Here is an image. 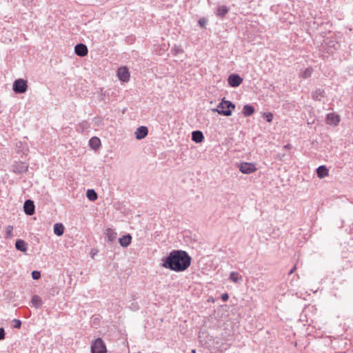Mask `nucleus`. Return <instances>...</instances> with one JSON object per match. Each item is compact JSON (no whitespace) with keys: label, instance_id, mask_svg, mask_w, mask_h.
<instances>
[{"label":"nucleus","instance_id":"obj_1","mask_svg":"<svg viewBox=\"0 0 353 353\" xmlns=\"http://www.w3.org/2000/svg\"><path fill=\"white\" fill-rule=\"evenodd\" d=\"M161 265L166 269L180 272L186 270L191 264L192 258L186 251L174 250L163 257Z\"/></svg>","mask_w":353,"mask_h":353},{"label":"nucleus","instance_id":"obj_2","mask_svg":"<svg viewBox=\"0 0 353 353\" xmlns=\"http://www.w3.org/2000/svg\"><path fill=\"white\" fill-rule=\"evenodd\" d=\"M236 108L235 104L232 101L225 100L223 98L219 103L217 109L215 110L219 114L229 117L232 115V110Z\"/></svg>","mask_w":353,"mask_h":353},{"label":"nucleus","instance_id":"obj_3","mask_svg":"<svg viewBox=\"0 0 353 353\" xmlns=\"http://www.w3.org/2000/svg\"><path fill=\"white\" fill-rule=\"evenodd\" d=\"M27 81L23 79H18L13 83L12 90L17 94H23L27 91Z\"/></svg>","mask_w":353,"mask_h":353},{"label":"nucleus","instance_id":"obj_4","mask_svg":"<svg viewBox=\"0 0 353 353\" xmlns=\"http://www.w3.org/2000/svg\"><path fill=\"white\" fill-rule=\"evenodd\" d=\"M92 353H106V346L101 338L97 339L91 345Z\"/></svg>","mask_w":353,"mask_h":353},{"label":"nucleus","instance_id":"obj_5","mask_svg":"<svg viewBox=\"0 0 353 353\" xmlns=\"http://www.w3.org/2000/svg\"><path fill=\"white\" fill-rule=\"evenodd\" d=\"M28 169V165L22 161H17L12 166V171L17 174H21L26 172Z\"/></svg>","mask_w":353,"mask_h":353},{"label":"nucleus","instance_id":"obj_6","mask_svg":"<svg viewBox=\"0 0 353 353\" xmlns=\"http://www.w3.org/2000/svg\"><path fill=\"white\" fill-rule=\"evenodd\" d=\"M239 170L243 174H251L256 171V168L254 163L243 162L239 165Z\"/></svg>","mask_w":353,"mask_h":353},{"label":"nucleus","instance_id":"obj_7","mask_svg":"<svg viewBox=\"0 0 353 353\" xmlns=\"http://www.w3.org/2000/svg\"><path fill=\"white\" fill-rule=\"evenodd\" d=\"M228 82L230 87L236 88L243 82V79L237 74H232L228 77Z\"/></svg>","mask_w":353,"mask_h":353},{"label":"nucleus","instance_id":"obj_8","mask_svg":"<svg viewBox=\"0 0 353 353\" xmlns=\"http://www.w3.org/2000/svg\"><path fill=\"white\" fill-rule=\"evenodd\" d=\"M117 77L122 82H128L130 80V72L126 67H121L117 70Z\"/></svg>","mask_w":353,"mask_h":353},{"label":"nucleus","instance_id":"obj_9","mask_svg":"<svg viewBox=\"0 0 353 353\" xmlns=\"http://www.w3.org/2000/svg\"><path fill=\"white\" fill-rule=\"evenodd\" d=\"M23 211L26 213V214L28 216L32 215L35 212V206L34 201L30 199L26 200L24 202Z\"/></svg>","mask_w":353,"mask_h":353},{"label":"nucleus","instance_id":"obj_10","mask_svg":"<svg viewBox=\"0 0 353 353\" xmlns=\"http://www.w3.org/2000/svg\"><path fill=\"white\" fill-rule=\"evenodd\" d=\"M74 53L79 57H85L88 53V50L86 45L80 43L75 46Z\"/></svg>","mask_w":353,"mask_h":353},{"label":"nucleus","instance_id":"obj_11","mask_svg":"<svg viewBox=\"0 0 353 353\" xmlns=\"http://www.w3.org/2000/svg\"><path fill=\"white\" fill-rule=\"evenodd\" d=\"M326 122L329 125H337L340 122V117L334 112L329 113L326 116Z\"/></svg>","mask_w":353,"mask_h":353},{"label":"nucleus","instance_id":"obj_12","mask_svg":"<svg viewBox=\"0 0 353 353\" xmlns=\"http://www.w3.org/2000/svg\"><path fill=\"white\" fill-rule=\"evenodd\" d=\"M135 137L138 140L144 139L148 134V129L146 126H140L135 131Z\"/></svg>","mask_w":353,"mask_h":353},{"label":"nucleus","instance_id":"obj_13","mask_svg":"<svg viewBox=\"0 0 353 353\" xmlns=\"http://www.w3.org/2000/svg\"><path fill=\"white\" fill-rule=\"evenodd\" d=\"M15 148L18 154H21L22 156L26 154L28 151V148L26 143H23L21 141H17L16 143Z\"/></svg>","mask_w":353,"mask_h":353},{"label":"nucleus","instance_id":"obj_14","mask_svg":"<svg viewBox=\"0 0 353 353\" xmlns=\"http://www.w3.org/2000/svg\"><path fill=\"white\" fill-rule=\"evenodd\" d=\"M325 96V92L322 88H316L312 93V97L315 101H321L323 98Z\"/></svg>","mask_w":353,"mask_h":353},{"label":"nucleus","instance_id":"obj_15","mask_svg":"<svg viewBox=\"0 0 353 353\" xmlns=\"http://www.w3.org/2000/svg\"><path fill=\"white\" fill-rule=\"evenodd\" d=\"M204 139L203 134L200 130H195L192 132V140L196 143H200Z\"/></svg>","mask_w":353,"mask_h":353},{"label":"nucleus","instance_id":"obj_16","mask_svg":"<svg viewBox=\"0 0 353 353\" xmlns=\"http://www.w3.org/2000/svg\"><path fill=\"white\" fill-rule=\"evenodd\" d=\"M105 240L109 242L114 241L117 236V232L111 228H108L105 230Z\"/></svg>","mask_w":353,"mask_h":353},{"label":"nucleus","instance_id":"obj_17","mask_svg":"<svg viewBox=\"0 0 353 353\" xmlns=\"http://www.w3.org/2000/svg\"><path fill=\"white\" fill-rule=\"evenodd\" d=\"M15 248L19 251L26 252L28 250V244L24 240L17 239L15 242Z\"/></svg>","mask_w":353,"mask_h":353},{"label":"nucleus","instance_id":"obj_18","mask_svg":"<svg viewBox=\"0 0 353 353\" xmlns=\"http://www.w3.org/2000/svg\"><path fill=\"white\" fill-rule=\"evenodd\" d=\"M132 241V236L130 234H126L119 239V242L121 246L127 248Z\"/></svg>","mask_w":353,"mask_h":353},{"label":"nucleus","instance_id":"obj_19","mask_svg":"<svg viewBox=\"0 0 353 353\" xmlns=\"http://www.w3.org/2000/svg\"><path fill=\"white\" fill-rule=\"evenodd\" d=\"M229 12V9L225 6H219L216 10V15L219 17L223 18Z\"/></svg>","mask_w":353,"mask_h":353},{"label":"nucleus","instance_id":"obj_20","mask_svg":"<svg viewBox=\"0 0 353 353\" xmlns=\"http://www.w3.org/2000/svg\"><path fill=\"white\" fill-rule=\"evenodd\" d=\"M328 170L325 165H320L316 168V174L319 178L323 179L328 175Z\"/></svg>","mask_w":353,"mask_h":353},{"label":"nucleus","instance_id":"obj_21","mask_svg":"<svg viewBox=\"0 0 353 353\" xmlns=\"http://www.w3.org/2000/svg\"><path fill=\"white\" fill-rule=\"evenodd\" d=\"M242 113L245 117H250L254 113V108L250 104H246L243 108Z\"/></svg>","mask_w":353,"mask_h":353},{"label":"nucleus","instance_id":"obj_22","mask_svg":"<svg viewBox=\"0 0 353 353\" xmlns=\"http://www.w3.org/2000/svg\"><path fill=\"white\" fill-rule=\"evenodd\" d=\"M89 145L91 148L97 150L101 146V140L97 137H93L90 139Z\"/></svg>","mask_w":353,"mask_h":353},{"label":"nucleus","instance_id":"obj_23","mask_svg":"<svg viewBox=\"0 0 353 353\" xmlns=\"http://www.w3.org/2000/svg\"><path fill=\"white\" fill-rule=\"evenodd\" d=\"M229 280L236 283L241 281L243 277L237 272H231L229 276Z\"/></svg>","mask_w":353,"mask_h":353},{"label":"nucleus","instance_id":"obj_24","mask_svg":"<svg viewBox=\"0 0 353 353\" xmlns=\"http://www.w3.org/2000/svg\"><path fill=\"white\" fill-rule=\"evenodd\" d=\"M53 230L54 233L59 236L63 235L64 232V227L62 223H55Z\"/></svg>","mask_w":353,"mask_h":353},{"label":"nucleus","instance_id":"obj_25","mask_svg":"<svg viewBox=\"0 0 353 353\" xmlns=\"http://www.w3.org/2000/svg\"><path fill=\"white\" fill-rule=\"evenodd\" d=\"M31 302L36 308H39L42 306L43 302L40 296L34 295L32 297Z\"/></svg>","mask_w":353,"mask_h":353},{"label":"nucleus","instance_id":"obj_26","mask_svg":"<svg viewBox=\"0 0 353 353\" xmlns=\"http://www.w3.org/2000/svg\"><path fill=\"white\" fill-rule=\"evenodd\" d=\"M86 196L91 201H94L98 197L97 192L93 189H88L87 190Z\"/></svg>","mask_w":353,"mask_h":353},{"label":"nucleus","instance_id":"obj_27","mask_svg":"<svg viewBox=\"0 0 353 353\" xmlns=\"http://www.w3.org/2000/svg\"><path fill=\"white\" fill-rule=\"evenodd\" d=\"M313 72V69L311 67L305 68L303 72H301L299 74V77L303 79H307L311 77Z\"/></svg>","mask_w":353,"mask_h":353},{"label":"nucleus","instance_id":"obj_28","mask_svg":"<svg viewBox=\"0 0 353 353\" xmlns=\"http://www.w3.org/2000/svg\"><path fill=\"white\" fill-rule=\"evenodd\" d=\"M88 123L86 121H82L78 124L77 130L80 132H83L85 130L88 129Z\"/></svg>","mask_w":353,"mask_h":353},{"label":"nucleus","instance_id":"obj_29","mask_svg":"<svg viewBox=\"0 0 353 353\" xmlns=\"http://www.w3.org/2000/svg\"><path fill=\"white\" fill-rule=\"evenodd\" d=\"M12 232H13V226L8 225L6 228V238L8 239H12L13 237Z\"/></svg>","mask_w":353,"mask_h":353},{"label":"nucleus","instance_id":"obj_30","mask_svg":"<svg viewBox=\"0 0 353 353\" xmlns=\"http://www.w3.org/2000/svg\"><path fill=\"white\" fill-rule=\"evenodd\" d=\"M263 117L268 121L272 122L273 119V114L271 112H264L263 114Z\"/></svg>","mask_w":353,"mask_h":353},{"label":"nucleus","instance_id":"obj_31","mask_svg":"<svg viewBox=\"0 0 353 353\" xmlns=\"http://www.w3.org/2000/svg\"><path fill=\"white\" fill-rule=\"evenodd\" d=\"M32 277L34 280H37L41 277V272L39 271L34 270L32 272Z\"/></svg>","mask_w":353,"mask_h":353},{"label":"nucleus","instance_id":"obj_32","mask_svg":"<svg viewBox=\"0 0 353 353\" xmlns=\"http://www.w3.org/2000/svg\"><path fill=\"white\" fill-rule=\"evenodd\" d=\"M13 327L17 329H19L21 327V321L19 319H14L13 320Z\"/></svg>","mask_w":353,"mask_h":353},{"label":"nucleus","instance_id":"obj_33","mask_svg":"<svg viewBox=\"0 0 353 353\" xmlns=\"http://www.w3.org/2000/svg\"><path fill=\"white\" fill-rule=\"evenodd\" d=\"M208 21L205 18H201L198 23H199V25L201 27V28H204L207 23Z\"/></svg>","mask_w":353,"mask_h":353},{"label":"nucleus","instance_id":"obj_34","mask_svg":"<svg viewBox=\"0 0 353 353\" xmlns=\"http://www.w3.org/2000/svg\"><path fill=\"white\" fill-rule=\"evenodd\" d=\"M6 337L5 330L3 327H0V341L3 340Z\"/></svg>","mask_w":353,"mask_h":353},{"label":"nucleus","instance_id":"obj_35","mask_svg":"<svg viewBox=\"0 0 353 353\" xmlns=\"http://www.w3.org/2000/svg\"><path fill=\"white\" fill-rule=\"evenodd\" d=\"M172 50V51L174 50V52H175L174 54H177L181 53L183 52V50L181 48L176 47V46Z\"/></svg>","mask_w":353,"mask_h":353},{"label":"nucleus","instance_id":"obj_36","mask_svg":"<svg viewBox=\"0 0 353 353\" xmlns=\"http://www.w3.org/2000/svg\"><path fill=\"white\" fill-rule=\"evenodd\" d=\"M221 299L223 301H227L229 299V295L228 293H223L221 294Z\"/></svg>","mask_w":353,"mask_h":353},{"label":"nucleus","instance_id":"obj_37","mask_svg":"<svg viewBox=\"0 0 353 353\" xmlns=\"http://www.w3.org/2000/svg\"><path fill=\"white\" fill-rule=\"evenodd\" d=\"M296 268V265H294V266L293 267V268H292V269H291V270L289 272V274H293V272L295 271Z\"/></svg>","mask_w":353,"mask_h":353},{"label":"nucleus","instance_id":"obj_38","mask_svg":"<svg viewBox=\"0 0 353 353\" xmlns=\"http://www.w3.org/2000/svg\"><path fill=\"white\" fill-rule=\"evenodd\" d=\"M191 353H196V350H192Z\"/></svg>","mask_w":353,"mask_h":353},{"label":"nucleus","instance_id":"obj_39","mask_svg":"<svg viewBox=\"0 0 353 353\" xmlns=\"http://www.w3.org/2000/svg\"><path fill=\"white\" fill-rule=\"evenodd\" d=\"M250 1H252V0H250Z\"/></svg>","mask_w":353,"mask_h":353}]
</instances>
